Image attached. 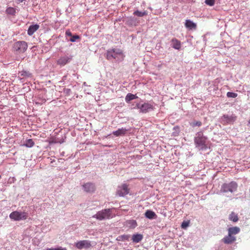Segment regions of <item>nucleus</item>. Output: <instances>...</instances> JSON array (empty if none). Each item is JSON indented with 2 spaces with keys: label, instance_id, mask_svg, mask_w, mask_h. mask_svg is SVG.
I'll return each mask as SVG.
<instances>
[{
  "label": "nucleus",
  "instance_id": "obj_1",
  "mask_svg": "<svg viewBox=\"0 0 250 250\" xmlns=\"http://www.w3.org/2000/svg\"><path fill=\"white\" fill-rule=\"evenodd\" d=\"M124 55L122 50L119 48H112L107 50L106 58L109 61L115 60L121 61L124 59Z\"/></svg>",
  "mask_w": 250,
  "mask_h": 250
},
{
  "label": "nucleus",
  "instance_id": "obj_2",
  "mask_svg": "<svg viewBox=\"0 0 250 250\" xmlns=\"http://www.w3.org/2000/svg\"><path fill=\"white\" fill-rule=\"evenodd\" d=\"M194 141L196 147L200 149L206 148L207 137L203 135L202 131H199L196 134Z\"/></svg>",
  "mask_w": 250,
  "mask_h": 250
},
{
  "label": "nucleus",
  "instance_id": "obj_3",
  "mask_svg": "<svg viewBox=\"0 0 250 250\" xmlns=\"http://www.w3.org/2000/svg\"><path fill=\"white\" fill-rule=\"evenodd\" d=\"M237 187V184L235 182L232 181L229 183H224L221 186L220 192L223 193L229 196V193L231 194L236 191Z\"/></svg>",
  "mask_w": 250,
  "mask_h": 250
},
{
  "label": "nucleus",
  "instance_id": "obj_4",
  "mask_svg": "<svg viewBox=\"0 0 250 250\" xmlns=\"http://www.w3.org/2000/svg\"><path fill=\"white\" fill-rule=\"evenodd\" d=\"M155 104L152 101H150L142 104L137 103L136 106L137 108L140 110V112L146 113L153 110L155 108Z\"/></svg>",
  "mask_w": 250,
  "mask_h": 250
},
{
  "label": "nucleus",
  "instance_id": "obj_5",
  "mask_svg": "<svg viewBox=\"0 0 250 250\" xmlns=\"http://www.w3.org/2000/svg\"><path fill=\"white\" fill-rule=\"evenodd\" d=\"M28 47L27 43L23 41L15 42L12 45V50L16 54H21L25 52Z\"/></svg>",
  "mask_w": 250,
  "mask_h": 250
},
{
  "label": "nucleus",
  "instance_id": "obj_6",
  "mask_svg": "<svg viewBox=\"0 0 250 250\" xmlns=\"http://www.w3.org/2000/svg\"><path fill=\"white\" fill-rule=\"evenodd\" d=\"M112 217V209L110 208L102 209L93 216V218L100 221L109 219Z\"/></svg>",
  "mask_w": 250,
  "mask_h": 250
},
{
  "label": "nucleus",
  "instance_id": "obj_7",
  "mask_svg": "<svg viewBox=\"0 0 250 250\" xmlns=\"http://www.w3.org/2000/svg\"><path fill=\"white\" fill-rule=\"evenodd\" d=\"M28 217V213L25 211H14L9 215V218L13 221H20L26 220Z\"/></svg>",
  "mask_w": 250,
  "mask_h": 250
},
{
  "label": "nucleus",
  "instance_id": "obj_8",
  "mask_svg": "<svg viewBox=\"0 0 250 250\" xmlns=\"http://www.w3.org/2000/svg\"><path fill=\"white\" fill-rule=\"evenodd\" d=\"M75 246L79 250L88 249L91 247V244L89 240H84L76 242Z\"/></svg>",
  "mask_w": 250,
  "mask_h": 250
},
{
  "label": "nucleus",
  "instance_id": "obj_9",
  "mask_svg": "<svg viewBox=\"0 0 250 250\" xmlns=\"http://www.w3.org/2000/svg\"><path fill=\"white\" fill-rule=\"evenodd\" d=\"M236 117L233 115H224L220 118V122L223 125L230 124L234 122Z\"/></svg>",
  "mask_w": 250,
  "mask_h": 250
},
{
  "label": "nucleus",
  "instance_id": "obj_10",
  "mask_svg": "<svg viewBox=\"0 0 250 250\" xmlns=\"http://www.w3.org/2000/svg\"><path fill=\"white\" fill-rule=\"evenodd\" d=\"M83 189L87 193H92L95 191L96 187L94 183L87 182L82 185Z\"/></svg>",
  "mask_w": 250,
  "mask_h": 250
},
{
  "label": "nucleus",
  "instance_id": "obj_11",
  "mask_svg": "<svg viewBox=\"0 0 250 250\" xmlns=\"http://www.w3.org/2000/svg\"><path fill=\"white\" fill-rule=\"evenodd\" d=\"M128 193L129 189L126 184H123L121 186L118 187L117 189V194L120 196H124Z\"/></svg>",
  "mask_w": 250,
  "mask_h": 250
},
{
  "label": "nucleus",
  "instance_id": "obj_12",
  "mask_svg": "<svg viewBox=\"0 0 250 250\" xmlns=\"http://www.w3.org/2000/svg\"><path fill=\"white\" fill-rule=\"evenodd\" d=\"M72 59L71 56H64L61 57L57 61V64L61 66H64L69 62Z\"/></svg>",
  "mask_w": 250,
  "mask_h": 250
},
{
  "label": "nucleus",
  "instance_id": "obj_13",
  "mask_svg": "<svg viewBox=\"0 0 250 250\" xmlns=\"http://www.w3.org/2000/svg\"><path fill=\"white\" fill-rule=\"evenodd\" d=\"M236 240L235 236H232L228 234V235L224 237L222 241L226 244H230L234 242Z\"/></svg>",
  "mask_w": 250,
  "mask_h": 250
},
{
  "label": "nucleus",
  "instance_id": "obj_14",
  "mask_svg": "<svg viewBox=\"0 0 250 250\" xmlns=\"http://www.w3.org/2000/svg\"><path fill=\"white\" fill-rule=\"evenodd\" d=\"M185 27L188 30H195L196 24L190 20H186L185 23Z\"/></svg>",
  "mask_w": 250,
  "mask_h": 250
},
{
  "label": "nucleus",
  "instance_id": "obj_15",
  "mask_svg": "<svg viewBox=\"0 0 250 250\" xmlns=\"http://www.w3.org/2000/svg\"><path fill=\"white\" fill-rule=\"evenodd\" d=\"M171 45L175 49L179 50L181 48V42L177 39L173 38L171 40Z\"/></svg>",
  "mask_w": 250,
  "mask_h": 250
},
{
  "label": "nucleus",
  "instance_id": "obj_16",
  "mask_svg": "<svg viewBox=\"0 0 250 250\" xmlns=\"http://www.w3.org/2000/svg\"><path fill=\"white\" fill-rule=\"evenodd\" d=\"M40 27V26L38 24H35L31 25L28 30L27 34L29 36L32 35Z\"/></svg>",
  "mask_w": 250,
  "mask_h": 250
},
{
  "label": "nucleus",
  "instance_id": "obj_17",
  "mask_svg": "<svg viewBox=\"0 0 250 250\" xmlns=\"http://www.w3.org/2000/svg\"><path fill=\"white\" fill-rule=\"evenodd\" d=\"M143 239V235L139 233H135L132 235L131 240L134 243H138L141 242Z\"/></svg>",
  "mask_w": 250,
  "mask_h": 250
},
{
  "label": "nucleus",
  "instance_id": "obj_18",
  "mask_svg": "<svg viewBox=\"0 0 250 250\" xmlns=\"http://www.w3.org/2000/svg\"><path fill=\"white\" fill-rule=\"evenodd\" d=\"M126 132L127 129L122 127L121 128H119L117 130L113 131L112 134L118 137L125 135L126 133Z\"/></svg>",
  "mask_w": 250,
  "mask_h": 250
},
{
  "label": "nucleus",
  "instance_id": "obj_19",
  "mask_svg": "<svg viewBox=\"0 0 250 250\" xmlns=\"http://www.w3.org/2000/svg\"><path fill=\"white\" fill-rule=\"evenodd\" d=\"M240 229L238 227H230L228 229V234L234 236L239 233Z\"/></svg>",
  "mask_w": 250,
  "mask_h": 250
},
{
  "label": "nucleus",
  "instance_id": "obj_20",
  "mask_svg": "<svg viewBox=\"0 0 250 250\" xmlns=\"http://www.w3.org/2000/svg\"><path fill=\"white\" fill-rule=\"evenodd\" d=\"M145 216L146 218H148L149 219H155L157 218V215L156 214V213L151 210H147L145 213Z\"/></svg>",
  "mask_w": 250,
  "mask_h": 250
},
{
  "label": "nucleus",
  "instance_id": "obj_21",
  "mask_svg": "<svg viewBox=\"0 0 250 250\" xmlns=\"http://www.w3.org/2000/svg\"><path fill=\"white\" fill-rule=\"evenodd\" d=\"M130 238V235L129 234H123L118 236L116 240L118 241H129V239Z\"/></svg>",
  "mask_w": 250,
  "mask_h": 250
},
{
  "label": "nucleus",
  "instance_id": "obj_22",
  "mask_svg": "<svg viewBox=\"0 0 250 250\" xmlns=\"http://www.w3.org/2000/svg\"><path fill=\"white\" fill-rule=\"evenodd\" d=\"M126 225L131 228H135L137 226V224L135 220H129L126 222Z\"/></svg>",
  "mask_w": 250,
  "mask_h": 250
},
{
  "label": "nucleus",
  "instance_id": "obj_23",
  "mask_svg": "<svg viewBox=\"0 0 250 250\" xmlns=\"http://www.w3.org/2000/svg\"><path fill=\"white\" fill-rule=\"evenodd\" d=\"M137 98V96L136 95H134L131 93H128L125 98V100L126 103H128L130 101L135 99Z\"/></svg>",
  "mask_w": 250,
  "mask_h": 250
},
{
  "label": "nucleus",
  "instance_id": "obj_24",
  "mask_svg": "<svg viewBox=\"0 0 250 250\" xmlns=\"http://www.w3.org/2000/svg\"><path fill=\"white\" fill-rule=\"evenodd\" d=\"M229 220H230L233 222H236L238 220V215L235 213L232 212L229 214Z\"/></svg>",
  "mask_w": 250,
  "mask_h": 250
},
{
  "label": "nucleus",
  "instance_id": "obj_25",
  "mask_svg": "<svg viewBox=\"0 0 250 250\" xmlns=\"http://www.w3.org/2000/svg\"><path fill=\"white\" fill-rule=\"evenodd\" d=\"M16 13V9L14 7H8L6 9V13L8 15L14 16Z\"/></svg>",
  "mask_w": 250,
  "mask_h": 250
},
{
  "label": "nucleus",
  "instance_id": "obj_26",
  "mask_svg": "<svg viewBox=\"0 0 250 250\" xmlns=\"http://www.w3.org/2000/svg\"><path fill=\"white\" fill-rule=\"evenodd\" d=\"M133 14L137 17H142L146 15L147 12L146 11H140L139 10H136L134 12Z\"/></svg>",
  "mask_w": 250,
  "mask_h": 250
},
{
  "label": "nucleus",
  "instance_id": "obj_27",
  "mask_svg": "<svg viewBox=\"0 0 250 250\" xmlns=\"http://www.w3.org/2000/svg\"><path fill=\"white\" fill-rule=\"evenodd\" d=\"M35 143L32 139H29L26 140L24 146L27 147H31L34 146Z\"/></svg>",
  "mask_w": 250,
  "mask_h": 250
},
{
  "label": "nucleus",
  "instance_id": "obj_28",
  "mask_svg": "<svg viewBox=\"0 0 250 250\" xmlns=\"http://www.w3.org/2000/svg\"><path fill=\"white\" fill-rule=\"evenodd\" d=\"M19 76H23L24 77H31V74L26 71L22 70L19 73Z\"/></svg>",
  "mask_w": 250,
  "mask_h": 250
},
{
  "label": "nucleus",
  "instance_id": "obj_29",
  "mask_svg": "<svg viewBox=\"0 0 250 250\" xmlns=\"http://www.w3.org/2000/svg\"><path fill=\"white\" fill-rule=\"evenodd\" d=\"M237 94L234 92H228L227 93V96L228 98H236L237 96Z\"/></svg>",
  "mask_w": 250,
  "mask_h": 250
},
{
  "label": "nucleus",
  "instance_id": "obj_30",
  "mask_svg": "<svg viewBox=\"0 0 250 250\" xmlns=\"http://www.w3.org/2000/svg\"><path fill=\"white\" fill-rule=\"evenodd\" d=\"M190 125L192 127H195V126H200L202 125V123L200 121H194V122H193L191 123H190Z\"/></svg>",
  "mask_w": 250,
  "mask_h": 250
},
{
  "label": "nucleus",
  "instance_id": "obj_31",
  "mask_svg": "<svg viewBox=\"0 0 250 250\" xmlns=\"http://www.w3.org/2000/svg\"><path fill=\"white\" fill-rule=\"evenodd\" d=\"M80 36L77 35H73L72 37H71L70 39H69V40L71 42H76V40L79 39Z\"/></svg>",
  "mask_w": 250,
  "mask_h": 250
},
{
  "label": "nucleus",
  "instance_id": "obj_32",
  "mask_svg": "<svg viewBox=\"0 0 250 250\" xmlns=\"http://www.w3.org/2000/svg\"><path fill=\"white\" fill-rule=\"evenodd\" d=\"M205 3L209 6H212L215 3V0H205Z\"/></svg>",
  "mask_w": 250,
  "mask_h": 250
},
{
  "label": "nucleus",
  "instance_id": "obj_33",
  "mask_svg": "<svg viewBox=\"0 0 250 250\" xmlns=\"http://www.w3.org/2000/svg\"><path fill=\"white\" fill-rule=\"evenodd\" d=\"M189 226V222L188 221H183L181 225V227L182 229H185Z\"/></svg>",
  "mask_w": 250,
  "mask_h": 250
},
{
  "label": "nucleus",
  "instance_id": "obj_34",
  "mask_svg": "<svg viewBox=\"0 0 250 250\" xmlns=\"http://www.w3.org/2000/svg\"><path fill=\"white\" fill-rule=\"evenodd\" d=\"M46 250H67L65 248H62L61 247L58 248H48Z\"/></svg>",
  "mask_w": 250,
  "mask_h": 250
},
{
  "label": "nucleus",
  "instance_id": "obj_35",
  "mask_svg": "<svg viewBox=\"0 0 250 250\" xmlns=\"http://www.w3.org/2000/svg\"><path fill=\"white\" fill-rule=\"evenodd\" d=\"M65 35H66V37H70L73 36L71 32L69 30L66 31Z\"/></svg>",
  "mask_w": 250,
  "mask_h": 250
},
{
  "label": "nucleus",
  "instance_id": "obj_36",
  "mask_svg": "<svg viewBox=\"0 0 250 250\" xmlns=\"http://www.w3.org/2000/svg\"><path fill=\"white\" fill-rule=\"evenodd\" d=\"M63 142H64V140H63V139H61V141H55V143H60V144H62V143Z\"/></svg>",
  "mask_w": 250,
  "mask_h": 250
},
{
  "label": "nucleus",
  "instance_id": "obj_37",
  "mask_svg": "<svg viewBox=\"0 0 250 250\" xmlns=\"http://www.w3.org/2000/svg\"><path fill=\"white\" fill-rule=\"evenodd\" d=\"M65 91L66 93H68L70 91V89H65Z\"/></svg>",
  "mask_w": 250,
  "mask_h": 250
},
{
  "label": "nucleus",
  "instance_id": "obj_38",
  "mask_svg": "<svg viewBox=\"0 0 250 250\" xmlns=\"http://www.w3.org/2000/svg\"><path fill=\"white\" fill-rule=\"evenodd\" d=\"M18 2L21 3L23 1H25V0H17Z\"/></svg>",
  "mask_w": 250,
  "mask_h": 250
},
{
  "label": "nucleus",
  "instance_id": "obj_39",
  "mask_svg": "<svg viewBox=\"0 0 250 250\" xmlns=\"http://www.w3.org/2000/svg\"><path fill=\"white\" fill-rule=\"evenodd\" d=\"M66 77V76H63V80H65Z\"/></svg>",
  "mask_w": 250,
  "mask_h": 250
},
{
  "label": "nucleus",
  "instance_id": "obj_40",
  "mask_svg": "<svg viewBox=\"0 0 250 250\" xmlns=\"http://www.w3.org/2000/svg\"><path fill=\"white\" fill-rule=\"evenodd\" d=\"M83 85L86 86V83L84 82L83 83Z\"/></svg>",
  "mask_w": 250,
  "mask_h": 250
},
{
  "label": "nucleus",
  "instance_id": "obj_41",
  "mask_svg": "<svg viewBox=\"0 0 250 250\" xmlns=\"http://www.w3.org/2000/svg\"><path fill=\"white\" fill-rule=\"evenodd\" d=\"M249 124L250 125V120L249 121Z\"/></svg>",
  "mask_w": 250,
  "mask_h": 250
},
{
  "label": "nucleus",
  "instance_id": "obj_42",
  "mask_svg": "<svg viewBox=\"0 0 250 250\" xmlns=\"http://www.w3.org/2000/svg\"><path fill=\"white\" fill-rule=\"evenodd\" d=\"M1 178V176L0 175V179Z\"/></svg>",
  "mask_w": 250,
  "mask_h": 250
}]
</instances>
